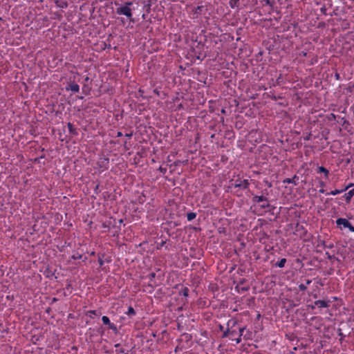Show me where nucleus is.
I'll use <instances>...</instances> for the list:
<instances>
[{
	"label": "nucleus",
	"instance_id": "obj_1",
	"mask_svg": "<svg viewBox=\"0 0 354 354\" xmlns=\"http://www.w3.org/2000/svg\"><path fill=\"white\" fill-rule=\"evenodd\" d=\"M131 1H127L124 6H120L116 8V13L118 15H125L127 18H131L132 12L130 6L132 5Z\"/></svg>",
	"mask_w": 354,
	"mask_h": 354
},
{
	"label": "nucleus",
	"instance_id": "obj_2",
	"mask_svg": "<svg viewBox=\"0 0 354 354\" xmlns=\"http://www.w3.org/2000/svg\"><path fill=\"white\" fill-rule=\"evenodd\" d=\"M249 182L247 179H241L237 178L235 180H232L231 181V188H239L240 189H245L248 187Z\"/></svg>",
	"mask_w": 354,
	"mask_h": 354
},
{
	"label": "nucleus",
	"instance_id": "obj_3",
	"mask_svg": "<svg viewBox=\"0 0 354 354\" xmlns=\"http://www.w3.org/2000/svg\"><path fill=\"white\" fill-rule=\"evenodd\" d=\"M336 224L337 225H343L344 227L348 228L350 231L354 232V227L346 218H339L337 219Z\"/></svg>",
	"mask_w": 354,
	"mask_h": 354
},
{
	"label": "nucleus",
	"instance_id": "obj_4",
	"mask_svg": "<svg viewBox=\"0 0 354 354\" xmlns=\"http://www.w3.org/2000/svg\"><path fill=\"white\" fill-rule=\"evenodd\" d=\"M353 187L350 191H348L347 193L344 194L345 200L347 203H349L351 201V198L354 196V184L351 183L349 184L344 189V191Z\"/></svg>",
	"mask_w": 354,
	"mask_h": 354
},
{
	"label": "nucleus",
	"instance_id": "obj_5",
	"mask_svg": "<svg viewBox=\"0 0 354 354\" xmlns=\"http://www.w3.org/2000/svg\"><path fill=\"white\" fill-rule=\"evenodd\" d=\"M102 321L103 322L104 324L105 325H108L109 326V328L113 330H114L115 333H117L118 330H117V327L115 326V324L111 323L110 320H109V318L106 316H103L102 317Z\"/></svg>",
	"mask_w": 354,
	"mask_h": 354
},
{
	"label": "nucleus",
	"instance_id": "obj_6",
	"mask_svg": "<svg viewBox=\"0 0 354 354\" xmlns=\"http://www.w3.org/2000/svg\"><path fill=\"white\" fill-rule=\"evenodd\" d=\"M314 304L319 308H327L329 306L328 303L324 300H317L314 302Z\"/></svg>",
	"mask_w": 354,
	"mask_h": 354
},
{
	"label": "nucleus",
	"instance_id": "obj_7",
	"mask_svg": "<svg viewBox=\"0 0 354 354\" xmlns=\"http://www.w3.org/2000/svg\"><path fill=\"white\" fill-rule=\"evenodd\" d=\"M67 89H70L72 91L77 93L80 90V86L77 84L73 83L69 84V88H68Z\"/></svg>",
	"mask_w": 354,
	"mask_h": 354
},
{
	"label": "nucleus",
	"instance_id": "obj_8",
	"mask_svg": "<svg viewBox=\"0 0 354 354\" xmlns=\"http://www.w3.org/2000/svg\"><path fill=\"white\" fill-rule=\"evenodd\" d=\"M253 201L257 203L266 202L267 198L263 196H255L253 198Z\"/></svg>",
	"mask_w": 354,
	"mask_h": 354
},
{
	"label": "nucleus",
	"instance_id": "obj_9",
	"mask_svg": "<svg viewBox=\"0 0 354 354\" xmlns=\"http://www.w3.org/2000/svg\"><path fill=\"white\" fill-rule=\"evenodd\" d=\"M298 180V178L295 176L293 178H286L283 180L284 183H294L295 185L297 184L295 180Z\"/></svg>",
	"mask_w": 354,
	"mask_h": 354
},
{
	"label": "nucleus",
	"instance_id": "obj_10",
	"mask_svg": "<svg viewBox=\"0 0 354 354\" xmlns=\"http://www.w3.org/2000/svg\"><path fill=\"white\" fill-rule=\"evenodd\" d=\"M318 170H319V172H322V173H324L325 176L326 177H328V170L326 169L325 167H318Z\"/></svg>",
	"mask_w": 354,
	"mask_h": 354
},
{
	"label": "nucleus",
	"instance_id": "obj_11",
	"mask_svg": "<svg viewBox=\"0 0 354 354\" xmlns=\"http://www.w3.org/2000/svg\"><path fill=\"white\" fill-rule=\"evenodd\" d=\"M196 214L194 212H189L187 214V218L189 221L194 219L196 218Z\"/></svg>",
	"mask_w": 354,
	"mask_h": 354
},
{
	"label": "nucleus",
	"instance_id": "obj_12",
	"mask_svg": "<svg viewBox=\"0 0 354 354\" xmlns=\"http://www.w3.org/2000/svg\"><path fill=\"white\" fill-rule=\"evenodd\" d=\"M286 262V259H281L277 264L276 266L279 268H283L285 266V263Z\"/></svg>",
	"mask_w": 354,
	"mask_h": 354
},
{
	"label": "nucleus",
	"instance_id": "obj_13",
	"mask_svg": "<svg viewBox=\"0 0 354 354\" xmlns=\"http://www.w3.org/2000/svg\"><path fill=\"white\" fill-rule=\"evenodd\" d=\"M344 192V189H342V190H339V189H335V190L332 191V192L330 193V194L335 196V195L339 194H340V193H342V192Z\"/></svg>",
	"mask_w": 354,
	"mask_h": 354
},
{
	"label": "nucleus",
	"instance_id": "obj_14",
	"mask_svg": "<svg viewBox=\"0 0 354 354\" xmlns=\"http://www.w3.org/2000/svg\"><path fill=\"white\" fill-rule=\"evenodd\" d=\"M134 314H135L134 309L131 306H129V308H128L127 315H134Z\"/></svg>",
	"mask_w": 354,
	"mask_h": 354
},
{
	"label": "nucleus",
	"instance_id": "obj_15",
	"mask_svg": "<svg viewBox=\"0 0 354 354\" xmlns=\"http://www.w3.org/2000/svg\"><path fill=\"white\" fill-rule=\"evenodd\" d=\"M236 335V332L235 330H230V337L233 340Z\"/></svg>",
	"mask_w": 354,
	"mask_h": 354
},
{
	"label": "nucleus",
	"instance_id": "obj_16",
	"mask_svg": "<svg viewBox=\"0 0 354 354\" xmlns=\"http://www.w3.org/2000/svg\"><path fill=\"white\" fill-rule=\"evenodd\" d=\"M188 292H189V290L188 288H185L182 290L181 292L183 293V295L185 296V297H187L188 296Z\"/></svg>",
	"mask_w": 354,
	"mask_h": 354
},
{
	"label": "nucleus",
	"instance_id": "obj_17",
	"mask_svg": "<svg viewBox=\"0 0 354 354\" xmlns=\"http://www.w3.org/2000/svg\"><path fill=\"white\" fill-rule=\"evenodd\" d=\"M326 255L327 256V258L329 259V260H332L333 259H335V256L334 255H330L329 254V252H326Z\"/></svg>",
	"mask_w": 354,
	"mask_h": 354
},
{
	"label": "nucleus",
	"instance_id": "obj_18",
	"mask_svg": "<svg viewBox=\"0 0 354 354\" xmlns=\"http://www.w3.org/2000/svg\"><path fill=\"white\" fill-rule=\"evenodd\" d=\"M299 288L300 290L304 291V290H306V286L304 284L301 283V284L299 285Z\"/></svg>",
	"mask_w": 354,
	"mask_h": 354
},
{
	"label": "nucleus",
	"instance_id": "obj_19",
	"mask_svg": "<svg viewBox=\"0 0 354 354\" xmlns=\"http://www.w3.org/2000/svg\"><path fill=\"white\" fill-rule=\"evenodd\" d=\"M261 206L263 208H266V207H268L270 206V204L268 202V201H266V202H263V203Z\"/></svg>",
	"mask_w": 354,
	"mask_h": 354
},
{
	"label": "nucleus",
	"instance_id": "obj_20",
	"mask_svg": "<svg viewBox=\"0 0 354 354\" xmlns=\"http://www.w3.org/2000/svg\"><path fill=\"white\" fill-rule=\"evenodd\" d=\"M233 340H234L236 344H239L241 342V336L239 335L238 337H234Z\"/></svg>",
	"mask_w": 354,
	"mask_h": 354
},
{
	"label": "nucleus",
	"instance_id": "obj_21",
	"mask_svg": "<svg viewBox=\"0 0 354 354\" xmlns=\"http://www.w3.org/2000/svg\"><path fill=\"white\" fill-rule=\"evenodd\" d=\"M239 0H230V4L232 7H234L236 4V2L238 1Z\"/></svg>",
	"mask_w": 354,
	"mask_h": 354
},
{
	"label": "nucleus",
	"instance_id": "obj_22",
	"mask_svg": "<svg viewBox=\"0 0 354 354\" xmlns=\"http://www.w3.org/2000/svg\"><path fill=\"white\" fill-rule=\"evenodd\" d=\"M68 130L70 132H73V124L71 123H68Z\"/></svg>",
	"mask_w": 354,
	"mask_h": 354
},
{
	"label": "nucleus",
	"instance_id": "obj_23",
	"mask_svg": "<svg viewBox=\"0 0 354 354\" xmlns=\"http://www.w3.org/2000/svg\"><path fill=\"white\" fill-rule=\"evenodd\" d=\"M72 258L73 259H80L82 258V255L81 254L73 255Z\"/></svg>",
	"mask_w": 354,
	"mask_h": 354
},
{
	"label": "nucleus",
	"instance_id": "obj_24",
	"mask_svg": "<svg viewBox=\"0 0 354 354\" xmlns=\"http://www.w3.org/2000/svg\"><path fill=\"white\" fill-rule=\"evenodd\" d=\"M82 90L84 91H85V93H86L87 91H90V88L87 87L86 85H84L82 88Z\"/></svg>",
	"mask_w": 354,
	"mask_h": 354
},
{
	"label": "nucleus",
	"instance_id": "obj_25",
	"mask_svg": "<svg viewBox=\"0 0 354 354\" xmlns=\"http://www.w3.org/2000/svg\"><path fill=\"white\" fill-rule=\"evenodd\" d=\"M230 336V330L227 329L226 331L224 332L223 337H227Z\"/></svg>",
	"mask_w": 354,
	"mask_h": 354
},
{
	"label": "nucleus",
	"instance_id": "obj_26",
	"mask_svg": "<svg viewBox=\"0 0 354 354\" xmlns=\"http://www.w3.org/2000/svg\"><path fill=\"white\" fill-rule=\"evenodd\" d=\"M244 329H245V328H239V335L242 336L243 332Z\"/></svg>",
	"mask_w": 354,
	"mask_h": 354
},
{
	"label": "nucleus",
	"instance_id": "obj_27",
	"mask_svg": "<svg viewBox=\"0 0 354 354\" xmlns=\"http://www.w3.org/2000/svg\"><path fill=\"white\" fill-rule=\"evenodd\" d=\"M117 352H119V353H124V350L121 348V350H116Z\"/></svg>",
	"mask_w": 354,
	"mask_h": 354
},
{
	"label": "nucleus",
	"instance_id": "obj_28",
	"mask_svg": "<svg viewBox=\"0 0 354 354\" xmlns=\"http://www.w3.org/2000/svg\"><path fill=\"white\" fill-rule=\"evenodd\" d=\"M333 247V244H330L328 245H326V248H332Z\"/></svg>",
	"mask_w": 354,
	"mask_h": 354
},
{
	"label": "nucleus",
	"instance_id": "obj_29",
	"mask_svg": "<svg viewBox=\"0 0 354 354\" xmlns=\"http://www.w3.org/2000/svg\"><path fill=\"white\" fill-rule=\"evenodd\" d=\"M99 263L102 266L103 264V261L102 259H99Z\"/></svg>",
	"mask_w": 354,
	"mask_h": 354
},
{
	"label": "nucleus",
	"instance_id": "obj_30",
	"mask_svg": "<svg viewBox=\"0 0 354 354\" xmlns=\"http://www.w3.org/2000/svg\"><path fill=\"white\" fill-rule=\"evenodd\" d=\"M310 283H311V280H307V281H306V284H308H308H310Z\"/></svg>",
	"mask_w": 354,
	"mask_h": 354
},
{
	"label": "nucleus",
	"instance_id": "obj_31",
	"mask_svg": "<svg viewBox=\"0 0 354 354\" xmlns=\"http://www.w3.org/2000/svg\"><path fill=\"white\" fill-rule=\"evenodd\" d=\"M324 192H325V191H324V189H320V190H319V192H320V193H324Z\"/></svg>",
	"mask_w": 354,
	"mask_h": 354
},
{
	"label": "nucleus",
	"instance_id": "obj_32",
	"mask_svg": "<svg viewBox=\"0 0 354 354\" xmlns=\"http://www.w3.org/2000/svg\"><path fill=\"white\" fill-rule=\"evenodd\" d=\"M84 80H85V82H88L89 80V78L88 77H86Z\"/></svg>",
	"mask_w": 354,
	"mask_h": 354
},
{
	"label": "nucleus",
	"instance_id": "obj_33",
	"mask_svg": "<svg viewBox=\"0 0 354 354\" xmlns=\"http://www.w3.org/2000/svg\"><path fill=\"white\" fill-rule=\"evenodd\" d=\"M321 186L324 187L325 185V184L323 183V182H321Z\"/></svg>",
	"mask_w": 354,
	"mask_h": 354
},
{
	"label": "nucleus",
	"instance_id": "obj_34",
	"mask_svg": "<svg viewBox=\"0 0 354 354\" xmlns=\"http://www.w3.org/2000/svg\"><path fill=\"white\" fill-rule=\"evenodd\" d=\"M119 346H120V344H115V347H116V348H117V347H119Z\"/></svg>",
	"mask_w": 354,
	"mask_h": 354
},
{
	"label": "nucleus",
	"instance_id": "obj_35",
	"mask_svg": "<svg viewBox=\"0 0 354 354\" xmlns=\"http://www.w3.org/2000/svg\"><path fill=\"white\" fill-rule=\"evenodd\" d=\"M122 133L120 132L118 133V136H121Z\"/></svg>",
	"mask_w": 354,
	"mask_h": 354
},
{
	"label": "nucleus",
	"instance_id": "obj_36",
	"mask_svg": "<svg viewBox=\"0 0 354 354\" xmlns=\"http://www.w3.org/2000/svg\"><path fill=\"white\" fill-rule=\"evenodd\" d=\"M91 313H92V315L95 314V311H91Z\"/></svg>",
	"mask_w": 354,
	"mask_h": 354
},
{
	"label": "nucleus",
	"instance_id": "obj_37",
	"mask_svg": "<svg viewBox=\"0 0 354 354\" xmlns=\"http://www.w3.org/2000/svg\"><path fill=\"white\" fill-rule=\"evenodd\" d=\"M91 313H92V315L95 314V311H91Z\"/></svg>",
	"mask_w": 354,
	"mask_h": 354
},
{
	"label": "nucleus",
	"instance_id": "obj_38",
	"mask_svg": "<svg viewBox=\"0 0 354 354\" xmlns=\"http://www.w3.org/2000/svg\"><path fill=\"white\" fill-rule=\"evenodd\" d=\"M310 308H311L312 309H314V308H315V306H310Z\"/></svg>",
	"mask_w": 354,
	"mask_h": 354
},
{
	"label": "nucleus",
	"instance_id": "obj_39",
	"mask_svg": "<svg viewBox=\"0 0 354 354\" xmlns=\"http://www.w3.org/2000/svg\"><path fill=\"white\" fill-rule=\"evenodd\" d=\"M155 276V274H151V277H154Z\"/></svg>",
	"mask_w": 354,
	"mask_h": 354
}]
</instances>
